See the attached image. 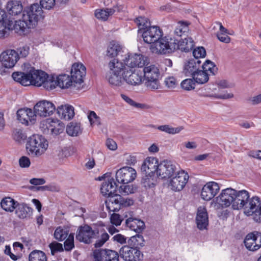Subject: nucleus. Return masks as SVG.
I'll use <instances>...</instances> for the list:
<instances>
[{
    "label": "nucleus",
    "instance_id": "obj_1",
    "mask_svg": "<svg viewBox=\"0 0 261 261\" xmlns=\"http://www.w3.org/2000/svg\"><path fill=\"white\" fill-rule=\"evenodd\" d=\"M232 208L236 210H244L247 216H251L257 222H261V202L257 196L250 198L249 192L245 190L236 191Z\"/></svg>",
    "mask_w": 261,
    "mask_h": 261
},
{
    "label": "nucleus",
    "instance_id": "obj_2",
    "mask_svg": "<svg viewBox=\"0 0 261 261\" xmlns=\"http://www.w3.org/2000/svg\"><path fill=\"white\" fill-rule=\"evenodd\" d=\"M43 10L39 5L34 4L24 9L22 19L15 21L14 30L20 35L27 33L28 29L35 27L38 20L43 17Z\"/></svg>",
    "mask_w": 261,
    "mask_h": 261
},
{
    "label": "nucleus",
    "instance_id": "obj_3",
    "mask_svg": "<svg viewBox=\"0 0 261 261\" xmlns=\"http://www.w3.org/2000/svg\"><path fill=\"white\" fill-rule=\"evenodd\" d=\"M48 147L47 140L39 135H34L29 138L26 148L29 153L38 156L44 153Z\"/></svg>",
    "mask_w": 261,
    "mask_h": 261
},
{
    "label": "nucleus",
    "instance_id": "obj_4",
    "mask_svg": "<svg viewBox=\"0 0 261 261\" xmlns=\"http://www.w3.org/2000/svg\"><path fill=\"white\" fill-rule=\"evenodd\" d=\"M175 38L169 37L160 38L150 46L153 53L158 55H165L175 50Z\"/></svg>",
    "mask_w": 261,
    "mask_h": 261
},
{
    "label": "nucleus",
    "instance_id": "obj_5",
    "mask_svg": "<svg viewBox=\"0 0 261 261\" xmlns=\"http://www.w3.org/2000/svg\"><path fill=\"white\" fill-rule=\"evenodd\" d=\"M146 86L151 90L158 89L160 87L159 69L154 65L145 67L143 69Z\"/></svg>",
    "mask_w": 261,
    "mask_h": 261
},
{
    "label": "nucleus",
    "instance_id": "obj_6",
    "mask_svg": "<svg viewBox=\"0 0 261 261\" xmlns=\"http://www.w3.org/2000/svg\"><path fill=\"white\" fill-rule=\"evenodd\" d=\"M98 234L97 229H93L90 226L85 224L78 227L75 238L80 242L90 244L98 237Z\"/></svg>",
    "mask_w": 261,
    "mask_h": 261
},
{
    "label": "nucleus",
    "instance_id": "obj_7",
    "mask_svg": "<svg viewBox=\"0 0 261 261\" xmlns=\"http://www.w3.org/2000/svg\"><path fill=\"white\" fill-rule=\"evenodd\" d=\"M41 128L44 134L58 135L64 130V124L59 120H47L41 123Z\"/></svg>",
    "mask_w": 261,
    "mask_h": 261
},
{
    "label": "nucleus",
    "instance_id": "obj_8",
    "mask_svg": "<svg viewBox=\"0 0 261 261\" xmlns=\"http://www.w3.org/2000/svg\"><path fill=\"white\" fill-rule=\"evenodd\" d=\"M136 170L130 167L120 168L116 173V181L120 184H126L133 181L136 177Z\"/></svg>",
    "mask_w": 261,
    "mask_h": 261
},
{
    "label": "nucleus",
    "instance_id": "obj_9",
    "mask_svg": "<svg viewBox=\"0 0 261 261\" xmlns=\"http://www.w3.org/2000/svg\"><path fill=\"white\" fill-rule=\"evenodd\" d=\"M177 170L176 164L168 160L161 162L158 165V175L162 178L171 177Z\"/></svg>",
    "mask_w": 261,
    "mask_h": 261
},
{
    "label": "nucleus",
    "instance_id": "obj_10",
    "mask_svg": "<svg viewBox=\"0 0 261 261\" xmlns=\"http://www.w3.org/2000/svg\"><path fill=\"white\" fill-rule=\"evenodd\" d=\"M140 34H142V37L145 43L151 44L160 39L163 35L162 30L156 25L148 27Z\"/></svg>",
    "mask_w": 261,
    "mask_h": 261
},
{
    "label": "nucleus",
    "instance_id": "obj_11",
    "mask_svg": "<svg viewBox=\"0 0 261 261\" xmlns=\"http://www.w3.org/2000/svg\"><path fill=\"white\" fill-rule=\"evenodd\" d=\"M236 190L231 188H227L222 191L220 195L216 197V202L221 207H227L231 205L232 207Z\"/></svg>",
    "mask_w": 261,
    "mask_h": 261
},
{
    "label": "nucleus",
    "instance_id": "obj_12",
    "mask_svg": "<svg viewBox=\"0 0 261 261\" xmlns=\"http://www.w3.org/2000/svg\"><path fill=\"white\" fill-rule=\"evenodd\" d=\"M94 261H118L119 254L114 250L110 249H98L93 252Z\"/></svg>",
    "mask_w": 261,
    "mask_h": 261
},
{
    "label": "nucleus",
    "instance_id": "obj_13",
    "mask_svg": "<svg viewBox=\"0 0 261 261\" xmlns=\"http://www.w3.org/2000/svg\"><path fill=\"white\" fill-rule=\"evenodd\" d=\"M123 79L129 85L137 86L142 82V73L140 70L128 68L122 73Z\"/></svg>",
    "mask_w": 261,
    "mask_h": 261
},
{
    "label": "nucleus",
    "instance_id": "obj_14",
    "mask_svg": "<svg viewBox=\"0 0 261 261\" xmlns=\"http://www.w3.org/2000/svg\"><path fill=\"white\" fill-rule=\"evenodd\" d=\"M245 247L250 251H256L261 247V232L254 231L249 233L244 241Z\"/></svg>",
    "mask_w": 261,
    "mask_h": 261
},
{
    "label": "nucleus",
    "instance_id": "obj_15",
    "mask_svg": "<svg viewBox=\"0 0 261 261\" xmlns=\"http://www.w3.org/2000/svg\"><path fill=\"white\" fill-rule=\"evenodd\" d=\"M35 113L40 117H47L53 114L56 110L54 105L47 100L38 102L34 106Z\"/></svg>",
    "mask_w": 261,
    "mask_h": 261
},
{
    "label": "nucleus",
    "instance_id": "obj_16",
    "mask_svg": "<svg viewBox=\"0 0 261 261\" xmlns=\"http://www.w3.org/2000/svg\"><path fill=\"white\" fill-rule=\"evenodd\" d=\"M189 178L188 174L181 170L178 172L176 175L170 180L169 186L172 190L179 191L185 187Z\"/></svg>",
    "mask_w": 261,
    "mask_h": 261
},
{
    "label": "nucleus",
    "instance_id": "obj_17",
    "mask_svg": "<svg viewBox=\"0 0 261 261\" xmlns=\"http://www.w3.org/2000/svg\"><path fill=\"white\" fill-rule=\"evenodd\" d=\"M70 73L74 87H76V84H81L84 82L83 79L86 73V67L82 63H74L72 66Z\"/></svg>",
    "mask_w": 261,
    "mask_h": 261
},
{
    "label": "nucleus",
    "instance_id": "obj_18",
    "mask_svg": "<svg viewBox=\"0 0 261 261\" xmlns=\"http://www.w3.org/2000/svg\"><path fill=\"white\" fill-rule=\"evenodd\" d=\"M19 59L18 53L15 50H7L0 55V61L5 67L8 68L13 67Z\"/></svg>",
    "mask_w": 261,
    "mask_h": 261
},
{
    "label": "nucleus",
    "instance_id": "obj_19",
    "mask_svg": "<svg viewBox=\"0 0 261 261\" xmlns=\"http://www.w3.org/2000/svg\"><path fill=\"white\" fill-rule=\"evenodd\" d=\"M120 256L125 261L140 260L141 252L135 247L124 246L120 249Z\"/></svg>",
    "mask_w": 261,
    "mask_h": 261
},
{
    "label": "nucleus",
    "instance_id": "obj_20",
    "mask_svg": "<svg viewBox=\"0 0 261 261\" xmlns=\"http://www.w3.org/2000/svg\"><path fill=\"white\" fill-rule=\"evenodd\" d=\"M219 190L220 187L217 182H208L203 187L201 197L205 200H210L216 196Z\"/></svg>",
    "mask_w": 261,
    "mask_h": 261
},
{
    "label": "nucleus",
    "instance_id": "obj_21",
    "mask_svg": "<svg viewBox=\"0 0 261 261\" xmlns=\"http://www.w3.org/2000/svg\"><path fill=\"white\" fill-rule=\"evenodd\" d=\"M146 57L140 54H128L127 57L124 60L125 64L128 68L133 69L135 67H142L146 62Z\"/></svg>",
    "mask_w": 261,
    "mask_h": 261
},
{
    "label": "nucleus",
    "instance_id": "obj_22",
    "mask_svg": "<svg viewBox=\"0 0 261 261\" xmlns=\"http://www.w3.org/2000/svg\"><path fill=\"white\" fill-rule=\"evenodd\" d=\"M201 67V62L199 59H190L185 63L183 73L187 76L193 77Z\"/></svg>",
    "mask_w": 261,
    "mask_h": 261
},
{
    "label": "nucleus",
    "instance_id": "obj_23",
    "mask_svg": "<svg viewBox=\"0 0 261 261\" xmlns=\"http://www.w3.org/2000/svg\"><path fill=\"white\" fill-rule=\"evenodd\" d=\"M196 223L197 228L201 230L207 229L208 225V217L205 207L199 206L197 211Z\"/></svg>",
    "mask_w": 261,
    "mask_h": 261
},
{
    "label": "nucleus",
    "instance_id": "obj_24",
    "mask_svg": "<svg viewBox=\"0 0 261 261\" xmlns=\"http://www.w3.org/2000/svg\"><path fill=\"white\" fill-rule=\"evenodd\" d=\"M158 165H159V164L156 158L148 157L145 160L141 166V172L154 174L156 173L157 176Z\"/></svg>",
    "mask_w": 261,
    "mask_h": 261
},
{
    "label": "nucleus",
    "instance_id": "obj_25",
    "mask_svg": "<svg viewBox=\"0 0 261 261\" xmlns=\"http://www.w3.org/2000/svg\"><path fill=\"white\" fill-rule=\"evenodd\" d=\"M31 85L37 87L41 86L48 74L42 70H36L34 67H30Z\"/></svg>",
    "mask_w": 261,
    "mask_h": 261
},
{
    "label": "nucleus",
    "instance_id": "obj_26",
    "mask_svg": "<svg viewBox=\"0 0 261 261\" xmlns=\"http://www.w3.org/2000/svg\"><path fill=\"white\" fill-rule=\"evenodd\" d=\"M117 187L118 185L114 181V179L111 178L102 182L100 190L103 195L111 198L116 194Z\"/></svg>",
    "mask_w": 261,
    "mask_h": 261
},
{
    "label": "nucleus",
    "instance_id": "obj_27",
    "mask_svg": "<svg viewBox=\"0 0 261 261\" xmlns=\"http://www.w3.org/2000/svg\"><path fill=\"white\" fill-rule=\"evenodd\" d=\"M109 201L112 204H114L118 206V207H115L114 210H112L114 212L119 210L121 207L129 206L134 204V200L132 199L124 198L117 194L112 196Z\"/></svg>",
    "mask_w": 261,
    "mask_h": 261
},
{
    "label": "nucleus",
    "instance_id": "obj_28",
    "mask_svg": "<svg viewBox=\"0 0 261 261\" xmlns=\"http://www.w3.org/2000/svg\"><path fill=\"white\" fill-rule=\"evenodd\" d=\"M57 113L58 116L62 119L69 120L74 117V108L69 105H61L57 109Z\"/></svg>",
    "mask_w": 261,
    "mask_h": 261
},
{
    "label": "nucleus",
    "instance_id": "obj_29",
    "mask_svg": "<svg viewBox=\"0 0 261 261\" xmlns=\"http://www.w3.org/2000/svg\"><path fill=\"white\" fill-rule=\"evenodd\" d=\"M121 6L116 5L112 8L97 9L95 11V16L98 19L106 21L110 16L112 15L116 11L119 12Z\"/></svg>",
    "mask_w": 261,
    "mask_h": 261
},
{
    "label": "nucleus",
    "instance_id": "obj_30",
    "mask_svg": "<svg viewBox=\"0 0 261 261\" xmlns=\"http://www.w3.org/2000/svg\"><path fill=\"white\" fill-rule=\"evenodd\" d=\"M125 224L130 230L140 233L145 228L144 222L140 219L129 217L125 221Z\"/></svg>",
    "mask_w": 261,
    "mask_h": 261
},
{
    "label": "nucleus",
    "instance_id": "obj_31",
    "mask_svg": "<svg viewBox=\"0 0 261 261\" xmlns=\"http://www.w3.org/2000/svg\"><path fill=\"white\" fill-rule=\"evenodd\" d=\"M175 50L179 49L182 51L189 52L194 46V42L192 38L186 37L180 40L175 39Z\"/></svg>",
    "mask_w": 261,
    "mask_h": 261
},
{
    "label": "nucleus",
    "instance_id": "obj_32",
    "mask_svg": "<svg viewBox=\"0 0 261 261\" xmlns=\"http://www.w3.org/2000/svg\"><path fill=\"white\" fill-rule=\"evenodd\" d=\"M12 76L15 81L22 86H27L31 85L30 69L26 73L21 71L14 72Z\"/></svg>",
    "mask_w": 261,
    "mask_h": 261
},
{
    "label": "nucleus",
    "instance_id": "obj_33",
    "mask_svg": "<svg viewBox=\"0 0 261 261\" xmlns=\"http://www.w3.org/2000/svg\"><path fill=\"white\" fill-rule=\"evenodd\" d=\"M15 214L20 219H24L31 216L33 210L27 204L24 203H18L17 202L15 207Z\"/></svg>",
    "mask_w": 261,
    "mask_h": 261
},
{
    "label": "nucleus",
    "instance_id": "obj_34",
    "mask_svg": "<svg viewBox=\"0 0 261 261\" xmlns=\"http://www.w3.org/2000/svg\"><path fill=\"white\" fill-rule=\"evenodd\" d=\"M6 9L9 14L16 16L23 12V7L19 1H11L7 3Z\"/></svg>",
    "mask_w": 261,
    "mask_h": 261
},
{
    "label": "nucleus",
    "instance_id": "obj_35",
    "mask_svg": "<svg viewBox=\"0 0 261 261\" xmlns=\"http://www.w3.org/2000/svg\"><path fill=\"white\" fill-rule=\"evenodd\" d=\"M142 178L141 184L146 189L154 187L156 182V176L154 174L142 173Z\"/></svg>",
    "mask_w": 261,
    "mask_h": 261
},
{
    "label": "nucleus",
    "instance_id": "obj_36",
    "mask_svg": "<svg viewBox=\"0 0 261 261\" xmlns=\"http://www.w3.org/2000/svg\"><path fill=\"white\" fill-rule=\"evenodd\" d=\"M125 63L119 61L117 59H114L109 63V66L111 70L113 72L119 74L122 73L124 70L128 69V67H126Z\"/></svg>",
    "mask_w": 261,
    "mask_h": 261
},
{
    "label": "nucleus",
    "instance_id": "obj_37",
    "mask_svg": "<svg viewBox=\"0 0 261 261\" xmlns=\"http://www.w3.org/2000/svg\"><path fill=\"white\" fill-rule=\"evenodd\" d=\"M57 86L61 88H68L71 86H74V82L70 76L66 74L59 75L56 77Z\"/></svg>",
    "mask_w": 261,
    "mask_h": 261
},
{
    "label": "nucleus",
    "instance_id": "obj_38",
    "mask_svg": "<svg viewBox=\"0 0 261 261\" xmlns=\"http://www.w3.org/2000/svg\"><path fill=\"white\" fill-rule=\"evenodd\" d=\"M13 25H14V24L12 20H9L8 22L5 21L0 22V38H4L8 36L10 31L13 29L14 30Z\"/></svg>",
    "mask_w": 261,
    "mask_h": 261
},
{
    "label": "nucleus",
    "instance_id": "obj_39",
    "mask_svg": "<svg viewBox=\"0 0 261 261\" xmlns=\"http://www.w3.org/2000/svg\"><path fill=\"white\" fill-rule=\"evenodd\" d=\"M66 132L70 136H77L82 132V128L80 123L70 122L66 127Z\"/></svg>",
    "mask_w": 261,
    "mask_h": 261
},
{
    "label": "nucleus",
    "instance_id": "obj_40",
    "mask_svg": "<svg viewBox=\"0 0 261 261\" xmlns=\"http://www.w3.org/2000/svg\"><path fill=\"white\" fill-rule=\"evenodd\" d=\"M17 202L12 198L7 197L2 200L1 205L2 208L5 211L12 212L15 210Z\"/></svg>",
    "mask_w": 261,
    "mask_h": 261
},
{
    "label": "nucleus",
    "instance_id": "obj_41",
    "mask_svg": "<svg viewBox=\"0 0 261 261\" xmlns=\"http://www.w3.org/2000/svg\"><path fill=\"white\" fill-rule=\"evenodd\" d=\"M29 261H47L45 253L38 250H34L31 252L29 256Z\"/></svg>",
    "mask_w": 261,
    "mask_h": 261
},
{
    "label": "nucleus",
    "instance_id": "obj_42",
    "mask_svg": "<svg viewBox=\"0 0 261 261\" xmlns=\"http://www.w3.org/2000/svg\"><path fill=\"white\" fill-rule=\"evenodd\" d=\"M209 74L205 72L202 69L200 68L199 71L193 75L192 78L194 80L195 83L202 84L206 83L208 81Z\"/></svg>",
    "mask_w": 261,
    "mask_h": 261
},
{
    "label": "nucleus",
    "instance_id": "obj_43",
    "mask_svg": "<svg viewBox=\"0 0 261 261\" xmlns=\"http://www.w3.org/2000/svg\"><path fill=\"white\" fill-rule=\"evenodd\" d=\"M128 243L137 249L144 246V240L142 235L138 234L130 237L128 240Z\"/></svg>",
    "mask_w": 261,
    "mask_h": 261
},
{
    "label": "nucleus",
    "instance_id": "obj_44",
    "mask_svg": "<svg viewBox=\"0 0 261 261\" xmlns=\"http://www.w3.org/2000/svg\"><path fill=\"white\" fill-rule=\"evenodd\" d=\"M106 78L108 80L109 83L115 86H120L122 85V79L120 75L114 72H110L108 73Z\"/></svg>",
    "mask_w": 261,
    "mask_h": 261
},
{
    "label": "nucleus",
    "instance_id": "obj_45",
    "mask_svg": "<svg viewBox=\"0 0 261 261\" xmlns=\"http://www.w3.org/2000/svg\"><path fill=\"white\" fill-rule=\"evenodd\" d=\"M135 22L139 28L138 33L140 34L150 27V22L145 17H139L136 19Z\"/></svg>",
    "mask_w": 261,
    "mask_h": 261
},
{
    "label": "nucleus",
    "instance_id": "obj_46",
    "mask_svg": "<svg viewBox=\"0 0 261 261\" xmlns=\"http://www.w3.org/2000/svg\"><path fill=\"white\" fill-rule=\"evenodd\" d=\"M68 233V230L62 228L61 226H59L55 229L54 237V238L58 241H63L65 240L69 235Z\"/></svg>",
    "mask_w": 261,
    "mask_h": 261
},
{
    "label": "nucleus",
    "instance_id": "obj_47",
    "mask_svg": "<svg viewBox=\"0 0 261 261\" xmlns=\"http://www.w3.org/2000/svg\"><path fill=\"white\" fill-rule=\"evenodd\" d=\"M121 48L118 44L111 43L107 50V56L114 58L117 56Z\"/></svg>",
    "mask_w": 261,
    "mask_h": 261
},
{
    "label": "nucleus",
    "instance_id": "obj_48",
    "mask_svg": "<svg viewBox=\"0 0 261 261\" xmlns=\"http://www.w3.org/2000/svg\"><path fill=\"white\" fill-rule=\"evenodd\" d=\"M201 68L207 73L210 72V73L212 75H215L218 70V68L216 66L215 64L208 60L205 61V62L202 65H201Z\"/></svg>",
    "mask_w": 261,
    "mask_h": 261
},
{
    "label": "nucleus",
    "instance_id": "obj_49",
    "mask_svg": "<svg viewBox=\"0 0 261 261\" xmlns=\"http://www.w3.org/2000/svg\"><path fill=\"white\" fill-rule=\"evenodd\" d=\"M42 86L47 90H52L57 86L56 78L53 76H49L45 78Z\"/></svg>",
    "mask_w": 261,
    "mask_h": 261
},
{
    "label": "nucleus",
    "instance_id": "obj_50",
    "mask_svg": "<svg viewBox=\"0 0 261 261\" xmlns=\"http://www.w3.org/2000/svg\"><path fill=\"white\" fill-rule=\"evenodd\" d=\"M157 129L169 134H175L179 133L182 129V128L181 127L174 128L169 125H163L159 126Z\"/></svg>",
    "mask_w": 261,
    "mask_h": 261
},
{
    "label": "nucleus",
    "instance_id": "obj_51",
    "mask_svg": "<svg viewBox=\"0 0 261 261\" xmlns=\"http://www.w3.org/2000/svg\"><path fill=\"white\" fill-rule=\"evenodd\" d=\"M74 233H70L66 238L64 242L63 248L65 251H70L74 248Z\"/></svg>",
    "mask_w": 261,
    "mask_h": 261
},
{
    "label": "nucleus",
    "instance_id": "obj_52",
    "mask_svg": "<svg viewBox=\"0 0 261 261\" xmlns=\"http://www.w3.org/2000/svg\"><path fill=\"white\" fill-rule=\"evenodd\" d=\"M188 30V23L183 21H180L174 31V34L177 36L181 37Z\"/></svg>",
    "mask_w": 261,
    "mask_h": 261
},
{
    "label": "nucleus",
    "instance_id": "obj_53",
    "mask_svg": "<svg viewBox=\"0 0 261 261\" xmlns=\"http://www.w3.org/2000/svg\"><path fill=\"white\" fill-rule=\"evenodd\" d=\"M28 115L27 108L20 109L17 112V119L22 124L28 125L29 117Z\"/></svg>",
    "mask_w": 261,
    "mask_h": 261
},
{
    "label": "nucleus",
    "instance_id": "obj_54",
    "mask_svg": "<svg viewBox=\"0 0 261 261\" xmlns=\"http://www.w3.org/2000/svg\"><path fill=\"white\" fill-rule=\"evenodd\" d=\"M180 85L183 89L190 91L195 89V82L193 78L187 79L181 82Z\"/></svg>",
    "mask_w": 261,
    "mask_h": 261
},
{
    "label": "nucleus",
    "instance_id": "obj_55",
    "mask_svg": "<svg viewBox=\"0 0 261 261\" xmlns=\"http://www.w3.org/2000/svg\"><path fill=\"white\" fill-rule=\"evenodd\" d=\"M48 247L50 249L51 254L53 255H54L56 252L64 251L62 244L55 241L50 243Z\"/></svg>",
    "mask_w": 261,
    "mask_h": 261
},
{
    "label": "nucleus",
    "instance_id": "obj_56",
    "mask_svg": "<svg viewBox=\"0 0 261 261\" xmlns=\"http://www.w3.org/2000/svg\"><path fill=\"white\" fill-rule=\"evenodd\" d=\"M101 232L100 238L97 239L94 244L95 248L101 247L109 239V235L107 232L105 231L102 232L101 231Z\"/></svg>",
    "mask_w": 261,
    "mask_h": 261
},
{
    "label": "nucleus",
    "instance_id": "obj_57",
    "mask_svg": "<svg viewBox=\"0 0 261 261\" xmlns=\"http://www.w3.org/2000/svg\"><path fill=\"white\" fill-rule=\"evenodd\" d=\"M88 117L91 125L94 126L100 125V118L94 111H90Z\"/></svg>",
    "mask_w": 261,
    "mask_h": 261
},
{
    "label": "nucleus",
    "instance_id": "obj_58",
    "mask_svg": "<svg viewBox=\"0 0 261 261\" xmlns=\"http://www.w3.org/2000/svg\"><path fill=\"white\" fill-rule=\"evenodd\" d=\"M193 55L194 59L203 58L206 56V50L202 46L197 47L193 49Z\"/></svg>",
    "mask_w": 261,
    "mask_h": 261
},
{
    "label": "nucleus",
    "instance_id": "obj_59",
    "mask_svg": "<svg viewBox=\"0 0 261 261\" xmlns=\"http://www.w3.org/2000/svg\"><path fill=\"white\" fill-rule=\"evenodd\" d=\"M121 96L123 99H124L126 102H127L130 106L142 109H145L146 107V105L136 102L135 101H134L133 99H132L130 98H129L126 95L121 94Z\"/></svg>",
    "mask_w": 261,
    "mask_h": 261
},
{
    "label": "nucleus",
    "instance_id": "obj_60",
    "mask_svg": "<svg viewBox=\"0 0 261 261\" xmlns=\"http://www.w3.org/2000/svg\"><path fill=\"white\" fill-rule=\"evenodd\" d=\"M12 137L15 141L20 142L22 140H24L26 136L22 133V130L20 129H16L13 131Z\"/></svg>",
    "mask_w": 261,
    "mask_h": 261
},
{
    "label": "nucleus",
    "instance_id": "obj_61",
    "mask_svg": "<svg viewBox=\"0 0 261 261\" xmlns=\"http://www.w3.org/2000/svg\"><path fill=\"white\" fill-rule=\"evenodd\" d=\"M135 189L132 186L130 185H123L119 187V193L121 194L128 195L129 194L134 193Z\"/></svg>",
    "mask_w": 261,
    "mask_h": 261
},
{
    "label": "nucleus",
    "instance_id": "obj_62",
    "mask_svg": "<svg viewBox=\"0 0 261 261\" xmlns=\"http://www.w3.org/2000/svg\"><path fill=\"white\" fill-rule=\"evenodd\" d=\"M55 2V0H40V7L41 8L50 10L54 7Z\"/></svg>",
    "mask_w": 261,
    "mask_h": 261
},
{
    "label": "nucleus",
    "instance_id": "obj_63",
    "mask_svg": "<svg viewBox=\"0 0 261 261\" xmlns=\"http://www.w3.org/2000/svg\"><path fill=\"white\" fill-rule=\"evenodd\" d=\"M29 46L25 45L18 48L16 52L18 53L19 58L20 57L25 58L29 55Z\"/></svg>",
    "mask_w": 261,
    "mask_h": 261
},
{
    "label": "nucleus",
    "instance_id": "obj_64",
    "mask_svg": "<svg viewBox=\"0 0 261 261\" xmlns=\"http://www.w3.org/2000/svg\"><path fill=\"white\" fill-rule=\"evenodd\" d=\"M122 221V219L120 215L114 213L111 215V222L113 224L119 226L121 224Z\"/></svg>",
    "mask_w": 261,
    "mask_h": 261
}]
</instances>
